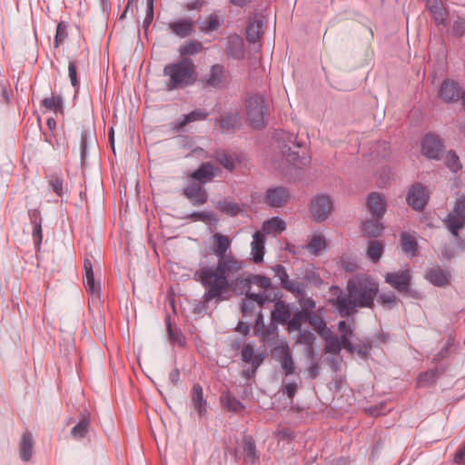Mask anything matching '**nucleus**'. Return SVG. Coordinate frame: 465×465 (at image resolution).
I'll return each mask as SVG.
<instances>
[{"label":"nucleus","mask_w":465,"mask_h":465,"mask_svg":"<svg viewBox=\"0 0 465 465\" xmlns=\"http://www.w3.org/2000/svg\"><path fill=\"white\" fill-rule=\"evenodd\" d=\"M212 252L216 255L217 262L212 265L203 262L193 272V280L203 287V303L214 302H221L227 299L228 289L235 288L237 282H246L240 272L244 270L246 263L235 254L228 252L231 248V240L228 236L219 232L212 236Z\"/></svg>","instance_id":"obj_1"},{"label":"nucleus","mask_w":465,"mask_h":465,"mask_svg":"<svg viewBox=\"0 0 465 465\" xmlns=\"http://www.w3.org/2000/svg\"><path fill=\"white\" fill-rule=\"evenodd\" d=\"M379 283L368 274H358L346 284V292L336 285L330 288V303L342 318L357 313L359 309H372L378 297Z\"/></svg>","instance_id":"obj_2"},{"label":"nucleus","mask_w":465,"mask_h":465,"mask_svg":"<svg viewBox=\"0 0 465 465\" xmlns=\"http://www.w3.org/2000/svg\"><path fill=\"white\" fill-rule=\"evenodd\" d=\"M163 74L166 78L165 88L168 91L179 90L193 85L196 81V67L190 58L164 65Z\"/></svg>","instance_id":"obj_3"},{"label":"nucleus","mask_w":465,"mask_h":465,"mask_svg":"<svg viewBox=\"0 0 465 465\" xmlns=\"http://www.w3.org/2000/svg\"><path fill=\"white\" fill-rule=\"evenodd\" d=\"M444 223L453 236H458V232L465 226V195L455 200L452 211L444 220Z\"/></svg>","instance_id":"obj_4"},{"label":"nucleus","mask_w":465,"mask_h":465,"mask_svg":"<svg viewBox=\"0 0 465 465\" xmlns=\"http://www.w3.org/2000/svg\"><path fill=\"white\" fill-rule=\"evenodd\" d=\"M247 116L253 128L264 126L265 98L261 94L250 95L247 99Z\"/></svg>","instance_id":"obj_5"},{"label":"nucleus","mask_w":465,"mask_h":465,"mask_svg":"<svg viewBox=\"0 0 465 465\" xmlns=\"http://www.w3.org/2000/svg\"><path fill=\"white\" fill-rule=\"evenodd\" d=\"M239 275L240 277H242L244 280H246V282H237L235 284V288L230 287L228 289V293L230 292H233L239 294H242L243 291L251 290L252 284H254L260 289L264 290L269 289L272 285L271 279L263 275L256 274L252 276H246L243 271H242Z\"/></svg>","instance_id":"obj_6"},{"label":"nucleus","mask_w":465,"mask_h":465,"mask_svg":"<svg viewBox=\"0 0 465 465\" xmlns=\"http://www.w3.org/2000/svg\"><path fill=\"white\" fill-rule=\"evenodd\" d=\"M408 204L415 211H422L429 201L427 188L421 183H414L409 189L407 197Z\"/></svg>","instance_id":"obj_7"},{"label":"nucleus","mask_w":465,"mask_h":465,"mask_svg":"<svg viewBox=\"0 0 465 465\" xmlns=\"http://www.w3.org/2000/svg\"><path fill=\"white\" fill-rule=\"evenodd\" d=\"M332 210V203L326 194H318L311 202V213L316 222L327 219Z\"/></svg>","instance_id":"obj_8"},{"label":"nucleus","mask_w":465,"mask_h":465,"mask_svg":"<svg viewBox=\"0 0 465 465\" xmlns=\"http://www.w3.org/2000/svg\"><path fill=\"white\" fill-rule=\"evenodd\" d=\"M385 282L395 289L398 292L409 291L411 283V272L409 269L387 272L384 276Z\"/></svg>","instance_id":"obj_9"},{"label":"nucleus","mask_w":465,"mask_h":465,"mask_svg":"<svg viewBox=\"0 0 465 465\" xmlns=\"http://www.w3.org/2000/svg\"><path fill=\"white\" fill-rule=\"evenodd\" d=\"M462 94L460 84L454 80L445 79L440 87L439 97L446 104H454L460 101Z\"/></svg>","instance_id":"obj_10"},{"label":"nucleus","mask_w":465,"mask_h":465,"mask_svg":"<svg viewBox=\"0 0 465 465\" xmlns=\"http://www.w3.org/2000/svg\"><path fill=\"white\" fill-rule=\"evenodd\" d=\"M272 270L274 272L275 276L279 278L282 289L286 290L292 294H302V285L303 283L296 280H291L283 265L276 264L273 267H272Z\"/></svg>","instance_id":"obj_11"},{"label":"nucleus","mask_w":465,"mask_h":465,"mask_svg":"<svg viewBox=\"0 0 465 465\" xmlns=\"http://www.w3.org/2000/svg\"><path fill=\"white\" fill-rule=\"evenodd\" d=\"M205 85L216 89L223 88L226 83V70L221 64H213L210 71L203 77Z\"/></svg>","instance_id":"obj_12"},{"label":"nucleus","mask_w":465,"mask_h":465,"mask_svg":"<svg viewBox=\"0 0 465 465\" xmlns=\"http://www.w3.org/2000/svg\"><path fill=\"white\" fill-rule=\"evenodd\" d=\"M425 278L434 286L446 287L450 283L451 273L440 265H434L426 270Z\"/></svg>","instance_id":"obj_13"},{"label":"nucleus","mask_w":465,"mask_h":465,"mask_svg":"<svg viewBox=\"0 0 465 465\" xmlns=\"http://www.w3.org/2000/svg\"><path fill=\"white\" fill-rule=\"evenodd\" d=\"M183 194L190 201L193 206H202L208 201V193L203 186L196 183L188 184L183 192Z\"/></svg>","instance_id":"obj_14"},{"label":"nucleus","mask_w":465,"mask_h":465,"mask_svg":"<svg viewBox=\"0 0 465 465\" xmlns=\"http://www.w3.org/2000/svg\"><path fill=\"white\" fill-rule=\"evenodd\" d=\"M443 145L435 134H426L421 146L423 155L430 159H439L441 155Z\"/></svg>","instance_id":"obj_15"},{"label":"nucleus","mask_w":465,"mask_h":465,"mask_svg":"<svg viewBox=\"0 0 465 465\" xmlns=\"http://www.w3.org/2000/svg\"><path fill=\"white\" fill-rule=\"evenodd\" d=\"M226 54L229 58L233 60H242L244 58V42L241 36L232 35L228 37Z\"/></svg>","instance_id":"obj_16"},{"label":"nucleus","mask_w":465,"mask_h":465,"mask_svg":"<svg viewBox=\"0 0 465 465\" xmlns=\"http://www.w3.org/2000/svg\"><path fill=\"white\" fill-rule=\"evenodd\" d=\"M217 171L218 169L211 163H203L189 177L203 185L212 182L216 176Z\"/></svg>","instance_id":"obj_17"},{"label":"nucleus","mask_w":465,"mask_h":465,"mask_svg":"<svg viewBox=\"0 0 465 465\" xmlns=\"http://www.w3.org/2000/svg\"><path fill=\"white\" fill-rule=\"evenodd\" d=\"M290 194L284 187L270 188L264 194L265 203L271 207H281L288 200Z\"/></svg>","instance_id":"obj_18"},{"label":"nucleus","mask_w":465,"mask_h":465,"mask_svg":"<svg viewBox=\"0 0 465 465\" xmlns=\"http://www.w3.org/2000/svg\"><path fill=\"white\" fill-rule=\"evenodd\" d=\"M84 282L87 292L94 296H100L101 286L99 282L94 280L93 264L90 259H85L84 262Z\"/></svg>","instance_id":"obj_19"},{"label":"nucleus","mask_w":465,"mask_h":465,"mask_svg":"<svg viewBox=\"0 0 465 465\" xmlns=\"http://www.w3.org/2000/svg\"><path fill=\"white\" fill-rule=\"evenodd\" d=\"M209 115V113L203 109L194 110L190 112L187 114H183L176 121L172 123V129L175 131H181L188 124L205 120Z\"/></svg>","instance_id":"obj_20"},{"label":"nucleus","mask_w":465,"mask_h":465,"mask_svg":"<svg viewBox=\"0 0 465 465\" xmlns=\"http://www.w3.org/2000/svg\"><path fill=\"white\" fill-rule=\"evenodd\" d=\"M265 252V237L261 231H256L252 234V241L251 242V255L255 263H260L263 261Z\"/></svg>","instance_id":"obj_21"},{"label":"nucleus","mask_w":465,"mask_h":465,"mask_svg":"<svg viewBox=\"0 0 465 465\" xmlns=\"http://www.w3.org/2000/svg\"><path fill=\"white\" fill-rule=\"evenodd\" d=\"M366 206L371 214L377 219H381L385 213V201L378 193H371L367 197Z\"/></svg>","instance_id":"obj_22"},{"label":"nucleus","mask_w":465,"mask_h":465,"mask_svg":"<svg viewBox=\"0 0 465 465\" xmlns=\"http://www.w3.org/2000/svg\"><path fill=\"white\" fill-rule=\"evenodd\" d=\"M263 353H255L253 345L246 343L241 351L242 361L251 364L254 369H258L264 361Z\"/></svg>","instance_id":"obj_23"},{"label":"nucleus","mask_w":465,"mask_h":465,"mask_svg":"<svg viewBox=\"0 0 465 465\" xmlns=\"http://www.w3.org/2000/svg\"><path fill=\"white\" fill-rule=\"evenodd\" d=\"M279 351V361L285 376L294 373L296 366L292 360L288 345H282L276 348Z\"/></svg>","instance_id":"obj_24"},{"label":"nucleus","mask_w":465,"mask_h":465,"mask_svg":"<svg viewBox=\"0 0 465 465\" xmlns=\"http://www.w3.org/2000/svg\"><path fill=\"white\" fill-rule=\"evenodd\" d=\"M192 401L194 410L199 416H204L207 413V401L203 398V390L199 383H194L192 388Z\"/></svg>","instance_id":"obj_25"},{"label":"nucleus","mask_w":465,"mask_h":465,"mask_svg":"<svg viewBox=\"0 0 465 465\" xmlns=\"http://www.w3.org/2000/svg\"><path fill=\"white\" fill-rule=\"evenodd\" d=\"M193 22L190 18L178 19L169 24L172 33L180 38H186L193 33Z\"/></svg>","instance_id":"obj_26"},{"label":"nucleus","mask_w":465,"mask_h":465,"mask_svg":"<svg viewBox=\"0 0 465 465\" xmlns=\"http://www.w3.org/2000/svg\"><path fill=\"white\" fill-rule=\"evenodd\" d=\"M291 317L290 305L283 301H278L274 303V308L271 313L272 322L286 324Z\"/></svg>","instance_id":"obj_27"},{"label":"nucleus","mask_w":465,"mask_h":465,"mask_svg":"<svg viewBox=\"0 0 465 465\" xmlns=\"http://www.w3.org/2000/svg\"><path fill=\"white\" fill-rule=\"evenodd\" d=\"M90 425V415L87 411H84L80 415L79 421L71 430V435L75 440L84 439L88 431Z\"/></svg>","instance_id":"obj_28"},{"label":"nucleus","mask_w":465,"mask_h":465,"mask_svg":"<svg viewBox=\"0 0 465 465\" xmlns=\"http://www.w3.org/2000/svg\"><path fill=\"white\" fill-rule=\"evenodd\" d=\"M426 6L432 15L436 25H443L446 20V10L441 0H426Z\"/></svg>","instance_id":"obj_29"},{"label":"nucleus","mask_w":465,"mask_h":465,"mask_svg":"<svg viewBox=\"0 0 465 465\" xmlns=\"http://www.w3.org/2000/svg\"><path fill=\"white\" fill-rule=\"evenodd\" d=\"M33 448L34 441L31 432L25 431L21 438L19 450H20V458L27 462L31 460L33 456Z\"/></svg>","instance_id":"obj_30"},{"label":"nucleus","mask_w":465,"mask_h":465,"mask_svg":"<svg viewBox=\"0 0 465 465\" xmlns=\"http://www.w3.org/2000/svg\"><path fill=\"white\" fill-rule=\"evenodd\" d=\"M306 322L320 336L324 334L326 335L328 333V330H330L319 312L307 314Z\"/></svg>","instance_id":"obj_31"},{"label":"nucleus","mask_w":465,"mask_h":465,"mask_svg":"<svg viewBox=\"0 0 465 465\" xmlns=\"http://www.w3.org/2000/svg\"><path fill=\"white\" fill-rule=\"evenodd\" d=\"M262 25H263L261 20L250 19L246 29L247 40L250 43L254 44L261 39L263 34Z\"/></svg>","instance_id":"obj_32"},{"label":"nucleus","mask_w":465,"mask_h":465,"mask_svg":"<svg viewBox=\"0 0 465 465\" xmlns=\"http://www.w3.org/2000/svg\"><path fill=\"white\" fill-rule=\"evenodd\" d=\"M315 339L316 338L312 332L309 331H300L297 335L296 342L304 346V351L307 356L312 357Z\"/></svg>","instance_id":"obj_33"},{"label":"nucleus","mask_w":465,"mask_h":465,"mask_svg":"<svg viewBox=\"0 0 465 465\" xmlns=\"http://www.w3.org/2000/svg\"><path fill=\"white\" fill-rule=\"evenodd\" d=\"M286 229V224L283 220L279 217H272L262 223V233H280Z\"/></svg>","instance_id":"obj_34"},{"label":"nucleus","mask_w":465,"mask_h":465,"mask_svg":"<svg viewBox=\"0 0 465 465\" xmlns=\"http://www.w3.org/2000/svg\"><path fill=\"white\" fill-rule=\"evenodd\" d=\"M302 307L304 314H310L316 312V302L312 297H306L304 284L302 285V294L292 293Z\"/></svg>","instance_id":"obj_35"},{"label":"nucleus","mask_w":465,"mask_h":465,"mask_svg":"<svg viewBox=\"0 0 465 465\" xmlns=\"http://www.w3.org/2000/svg\"><path fill=\"white\" fill-rule=\"evenodd\" d=\"M223 22V17L215 13H212L201 23L200 30L204 34L213 32L222 25Z\"/></svg>","instance_id":"obj_36"},{"label":"nucleus","mask_w":465,"mask_h":465,"mask_svg":"<svg viewBox=\"0 0 465 465\" xmlns=\"http://www.w3.org/2000/svg\"><path fill=\"white\" fill-rule=\"evenodd\" d=\"M243 451L245 453V462L255 464L260 460V456L256 450V445L252 438L243 440Z\"/></svg>","instance_id":"obj_37"},{"label":"nucleus","mask_w":465,"mask_h":465,"mask_svg":"<svg viewBox=\"0 0 465 465\" xmlns=\"http://www.w3.org/2000/svg\"><path fill=\"white\" fill-rule=\"evenodd\" d=\"M321 337L325 341V351L327 352L337 354L341 351V348H343L341 337L338 338L332 336L331 330H328L326 335H321Z\"/></svg>","instance_id":"obj_38"},{"label":"nucleus","mask_w":465,"mask_h":465,"mask_svg":"<svg viewBox=\"0 0 465 465\" xmlns=\"http://www.w3.org/2000/svg\"><path fill=\"white\" fill-rule=\"evenodd\" d=\"M221 402L227 411L240 412L244 409L243 404L230 392L221 396Z\"/></svg>","instance_id":"obj_39"},{"label":"nucleus","mask_w":465,"mask_h":465,"mask_svg":"<svg viewBox=\"0 0 465 465\" xmlns=\"http://www.w3.org/2000/svg\"><path fill=\"white\" fill-rule=\"evenodd\" d=\"M203 49V45L201 42L196 40H191L186 42L184 45L180 46L179 54L182 58H187V55H194L201 53Z\"/></svg>","instance_id":"obj_40"},{"label":"nucleus","mask_w":465,"mask_h":465,"mask_svg":"<svg viewBox=\"0 0 465 465\" xmlns=\"http://www.w3.org/2000/svg\"><path fill=\"white\" fill-rule=\"evenodd\" d=\"M217 209L230 216H236L240 211V206L231 198H224L218 201Z\"/></svg>","instance_id":"obj_41"},{"label":"nucleus","mask_w":465,"mask_h":465,"mask_svg":"<svg viewBox=\"0 0 465 465\" xmlns=\"http://www.w3.org/2000/svg\"><path fill=\"white\" fill-rule=\"evenodd\" d=\"M338 331L341 333L343 348L346 350H351L352 348V343L350 341V338L353 333L352 327L347 324L345 321H341L338 323Z\"/></svg>","instance_id":"obj_42"},{"label":"nucleus","mask_w":465,"mask_h":465,"mask_svg":"<svg viewBox=\"0 0 465 465\" xmlns=\"http://www.w3.org/2000/svg\"><path fill=\"white\" fill-rule=\"evenodd\" d=\"M384 252V246L376 240L369 242L367 248V255L372 262H377L381 258Z\"/></svg>","instance_id":"obj_43"},{"label":"nucleus","mask_w":465,"mask_h":465,"mask_svg":"<svg viewBox=\"0 0 465 465\" xmlns=\"http://www.w3.org/2000/svg\"><path fill=\"white\" fill-rule=\"evenodd\" d=\"M401 244L402 251L411 256H415L417 252L416 240L407 232L401 234Z\"/></svg>","instance_id":"obj_44"},{"label":"nucleus","mask_w":465,"mask_h":465,"mask_svg":"<svg viewBox=\"0 0 465 465\" xmlns=\"http://www.w3.org/2000/svg\"><path fill=\"white\" fill-rule=\"evenodd\" d=\"M439 377L437 369L429 370L419 374L417 385L419 387H428L434 384Z\"/></svg>","instance_id":"obj_45"},{"label":"nucleus","mask_w":465,"mask_h":465,"mask_svg":"<svg viewBox=\"0 0 465 465\" xmlns=\"http://www.w3.org/2000/svg\"><path fill=\"white\" fill-rule=\"evenodd\" d=\"M382 230L383 224L377 218L374 221H365L362 224V231L368 237H376Z\"/></svg>","instance_id":"obj_46"},{"label":"nucleus","mask_w":465,"mask_h":465,"mask_svg":"<svg viewBox=\"0 0 465 465\" xmlns=\"http://www.w3.org/2000/svg\"><path fill=\"white\" fill-rule=\"evenodd\" d=\"M42 106H44L48 111H53L54 113H63V99L59 95H52L50 97H45L42 101Z\"/></svg>","instance_id":"obj_47"},{"label":"nucleus","mask_w":465,"mask_h":465,"mask_svg":"<svg viewBox=\"0 0 465 465\" xmlns=\"http://www.w3.org/2000/svg\"><path fill=\"white\" fill-rule=\"evenodd\" d=\"M307 320V315L304 314L302 311H297L294 312L292 317L288 320L287 322V329L290 332L294 331H302V325L304 322Z\"/></svg>","instance_id":"obj_48"},{"label":"nucleus","mask_w":465,"mask_h":465,"mask_svg":"<svg viewBox=\"0 0 465 465\" xmlns=\"http://www.w3.org/2000/svg\"><path fill=\"white\" fill-rule=\"evenodd\" d=\"M326 247V242L322 235L314 234L309 242L307 248L315 256L319 255L320 252Z\"/></svg>","instance_id":"obj_49"},{"label":"nucleus","mask_w":465,"mask_h":465,"mask_svg":"<svg viewBox=\"0 0 465 465\" xmlns=\"http://www.w3.org/2000/svg\"><path fill=\"white\" fill-rule=\"evenodd\" d=\"M278 336V328L276 325L271 323L264 329L263 332L260 331V338L262 342L268 343V345L272 346L275 343L276 338Z\"/></svg>","instance_id":"obj_50"},{"label":"nucleus","mask_w":465,"mask_h":465,"mask_svg":"<svg viewBox=\"0 0 465 465\" xmlns=\"http://www.w3.org/2000/svg\"><path fill=\"white\" fill-rule=\"evenodd\" d=\"M217 122L222 129L230 131L235 127L238 122V115L237 114L227 113L222 115Z\"/></svg>","instance_id":"obj_51"},{"label":"nucleus","mask_w":465,"mask_h":465,"mask_svg":"<svg viewBox=\"0 0 465 465\" xmlns=\"http://www.w3.org/2000/svg\"><path fill=\"white\" fill-rule=\"evenodd\" d=\"M213 158L216 160V162H218L221 165L228 170H233L235 167L232 156L224 151L216 152Z\"/></svg>","instance_id":"obj_52"},{"label":"nucleus","mask_w":465,"mask_h":465,"mask_svg":"<svg viewBox=\"0 0 465 465\" xmlns=\"http://www.w3.org/2000/svg\"><path fill=\"white\" fill-rule=\"evenodd\" d=\"M48 183L53 191L58 195L63 196L64 193V179L61 175L53 174L49 177Z\"/></svg>","instance_id":"obj_53"},{"label":"nucleus","mask_w":465,"mask_h":465,"mask_svg":"<svg viewBox=\"0 0 465 465\" xmlns=\"http://www.w3.org/2000/svg\"><path fill=\"white\" fill-rule=\"evenodd\" d=\"M445 163L448 166V168L453 173H457L461 169V164L460 163L459 156L452 151H450L446 153Z\"/></svg>","instance_id":"obj_54"},{"label":"nucleus","mask_w":465,"mask_h":465,"mask_svg":"<svg viewBox=\"0 0 465 465\" xmlns=\"http://www.w3.org/2000/svg\"><path fill=\"white\" fill-rule=\"evenodd\" d=\"M67 24L64 21L58 23L54 37V47L57 48L67 38Z\"/></svg>","instance_id":"obj_55"},{"label":"nucleus","mask_w":465,"mask_h":465,"mask_svg":"<svg viewBox=\"0 0 465 465\" xmlns=\"http://www.w3.org/2000/svg\"><path fill=\"white\" fill-rule=\"evenodd\" d=\"M92 138V134L90 130L83 129L81 132V143H80V149H81V160L84 163L85 160L86 154H87V143Z\"/></svg>","instance_id":"obj_56"},{"label":"nucleus","mask_w":465,"mask_h":465,"mask_svg":"<svg viewBox=\"0 0 465 465\" xmlns=\"http://www.w3.org/2000/svg\"><path fill=\"white\" fill-rule=\"evenodd\" d=\"M377 301L382 306H384L388 309H391L396 303V296L393 292H389L381 294L378 297Z\"/></svg>","instance_id":"obj_57"},{"label":"nucleus","mask_w":465,"mask_h":465,"mask_svg":"<svg viewBox=\"0 0 465 465\" xmlns=\"http://www.w3.org/2000/svg\"><path fill=\"white\" fill-rule=\"evenodd\" d=\"M304 280L314 286H320L322 283V280L318 272L314 269H306L304 273Z\"/></svg>","instance_id":"obj_58"},{"label":"nucleus","mask_w":465,"mask_h":465,"mask_svg":"<svg viewBox=\"0 0 465 465\" xmlns=\"http://www.w3.org/2000/svg\"><path fill=\"white\" fill-rule=\"evenodd\" d=\"M371 348V342L364 341L362 343L356 344V345L352 344V348L351 350H347V351H350L351 353L357 352L361 357H366L369 354Z\"/></svg>","instance_id":"obj_59"},{"label":"nucleus","mask_w":465,"mask_h":465,"mask_svg":"<svg viewBox=\"0 0 465 465\" xmlns=\"http://www.w3.org/2000/svg\"><path fill=\"white\" fill-rule=\"evenodd\" d=\"M167 327H168V334L169 338L172 343H176L178 345H183L184 344V338L183 334L179 331H173L172 329L171 323L168 321L167 322Z\"/></svg>","instance_id":"obj_60"},{"label":"nucleus","mask_w":465,"mask_h":465,"mask_svg":"<svg viewBox=\"0 0 465 465\" xmlns=\"http://www.w3.org/2000/svg\"><path fill=\"white\" fill-rule=\"evenodd\" d=\"M68 74L71 84L74 87H79V81L77 78V66L74 61H69L68 64Z\"/></svg>","instance_id":"obj_61"},{"label":"nucleus","mask_w":465,"mask_h":465,"mask_svg":"<svg viewBox=\"0 0 465 465\" xmlns=\"http://www.w3.org/2000/svg\"><path fill=\"white\" fill-rule=\"evenodd\" d=\"M453 35L455 36L460 37L465 35V19L459 18L457 19L452 27Z\"/></svg>","instance_id":"obj_62"},{"label":"nucleus","mask_w":465,"mask_h":465,"mask_svg":"<svg viewBox=\"0 0 465 465\" xmlns=\"http://www.w3.org/2000/svg\"><path fill=\"white\" fill-rule=\"evenodd\" d=\"M153 19V0H147L146 15L143 20V26L148 27Z\"/></svg>","instance_id":"obj_63"},{"label":"nucleus","mask_w":465,"mask_h":465,"mask_svg":"<svg viewBox=\"0 0 465 465\" xmlns=\"http://www.w3.org/2000/svg\"><path fill=\"white\" fill-rule=\"evenodd\" d=\"M190 218L193 221L207 222L211 221L213 218V215L212 213L193 212L190 214Z\"/></svg>","instance_id":"obj_64"}]
</instances>
